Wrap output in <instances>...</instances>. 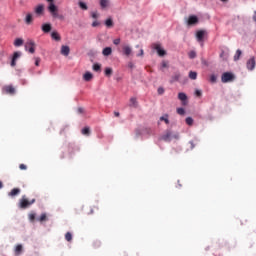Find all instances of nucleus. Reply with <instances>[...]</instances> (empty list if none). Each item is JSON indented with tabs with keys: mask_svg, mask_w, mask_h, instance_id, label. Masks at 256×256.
Wrapping results in <instances>:
<instances>
[{
	"mask_svg": "<svg viewBox=\"0 0 256 256\" xmlns=\"http://www.w3.org/2000/svg\"><path fill=\"white\" fill-rule=\"evenodd\" d=\"M46 1H48L49 3L48 11L50 15H52L54 19H64L63 15H59V8H57V6L55 5V2H53L54 0H46Z\"/></svg>",
	"mask_w": 256,
	"mask_h": 256,
	"instance_id": "f257e3e1",
	"label": "nucleus"
},
{
	"mask_svg": "<svg viewBox=\"0 0 256 256\" xmlns=\"http://www.w3.org/2000/svg\"><path fill=\"white\" fill-rule=\"evenodd\" d=\"M33 203H35V199L29 200V199H27V196H22V198L20 199V202H19V207H20V209H27V208L31 207V205H33Z\"/></svg>",
	"mask_w": 256,
	"mask_h": 256,
	"instance_id": "f03ea898",
	"label": "nucleus"
},
{
	"mask_svg": "<svg viewBox=\"0 0 256 256\" xmlns=\"http://www.w3.org/2000/svg\"><path fill=\"white\" fill-rule=\"evenodd\" d=\"M234 80H235V75H233V73L231 72H225L221 76L222 83H229Z\"/></svg>",
	"mask_w": 256,
	"mask_h": 256,
	"instance_id": "7ed1b4c3",
	"label": "nucleus"
},
{
	"mask_svg": "<svg viewBox=\"0 0 256 256\" xmlns=\"http://www.w3.org/2000/svg\"><path fill=\"white\" fill-rule=\"evenodd\" d=\"M153 49H155V51H157V54L159 55V57H165V55H167V51H165L161 47V44H153Z\"/></svg>",
	"mask_w": 256,
	"mask_h": 256,
	"instance_id": "20e7f679",
	"label": "nucleus"
},
{
	"mask_svg": "<svg viewBox=\"0 0 256 256\" xmlns=\"http://www.w3.org/2000/svg\"><path fill=\"white\" fill-rule=\"evenodd\" d=\"M25 49H26V51L28 50L29 53H35V41L27 40Z\"/></svg>",
	"mask_w": 256,
	"mask_h": 256,
	"instance_id": "39448f33",
	"label": "nucleus"
},
{
	"mask_svg": "<svg viewBox=\"0 0 256 256\" xmlns=\"http://www.w3.org/2000/svg\"><path fill=\"white\" fill-rule=\"evenodd\" d=\"M3 93L6 95H15V88L12 85H6L2 88Z\"/></svg>",
	"mask_w": 256,
	"mask_h": 256,
	"instance_id": "423d86ee",
	"label": "nucleus"
},
{
	"mask_svg": "<svg viewBox=\"0 0 256 256\" xmlns=\"http://www.w3.org/2000/svg\"><path fill=\"white\" fill-rule=\"evenodd\" d=\"M198 23H199V18L197 16L191 15L188 17L187 25L193 26V25H197Z\"/></svg>",
	"mask_w": 256,
	"mask_h": 256,
	"instance_id": "0eeeda50",
	"label": "nucleus"
},
{
	"mask_svg": "<svg viewBox=\"0 0 256 256\" xmlns=\"http://www.w3.org/2000/svg\"><path fill=\"white\" fill-rule=\"evenodd\" d=\"M255 57L250 58L247 63H246V67L248 71H253V69H255Z\"/></svg>",
	"mask_w": 256,
	"mask_h": 256,
	"instance_id": "6e6552de",
	"label": "nucleus"
},
{
	"mask_svg": "<svg viewBox=\"0 0 256 256\" xmlns=\"http://www.w3.org/2000/svg\"><path fill=\"white\" fill-rule=\"evenodd\" d=\"M60 53L61 55H64V57H69V53H71V48H69V46L62 45Z\"/></svg>",
	"mask_w": 256,
	"mask_h": 256,
	"instance_id": "1a4fd4ad",
	"label": "nucleus"
},
{
	"mask_svg": "<svg viewBox=\"0 0 256 256\" xmlns=\"http://www.w3.org/2000/svg\"><path fill=\"white\" fill-rule=\"evenodd\" d=\"M19 57H21V52H14V55L11 61V67H15V65H17V59H19Z\"/></svg>",
	"mask_w": 256,
	"mask_h": 256,
	"instance_id": "9d476101",
	"label": "nucleus"
},
{
	"mask_svg": "<svg viewBox=\"0 0 256 256\" xmlns=\"http://www.w3.org/2000/svg\"><path fill=\"white\" fill-rule=\"evenodd\" d=\"M205 37V31L204 30H199L196 33V39L199 43L203 42V39Z\"/></svg>",
	"mask_w": 256,
	"mask_h": 256,
	"instance_id": "9b49d317",
	"label": "nucleus"
},
{
	"mask_svg": "<svg viewBox=\"0 0 256 256\" xmlns=\"http://www.w3.org/2000/svg\"><path fill=\"white\" fill-rule=\"evenodd\" d=\"M178 99L182 101V105H187V94L183 92L178 93Z\"/></svg>",
	"mask_w": 256,
	"mask_h": 256,
	"instance_id": "f8f14e48",
	"label": "nucleus"
},
{
	"mask_svg": "<svg viewBox=\"0 0 256 256\" xmlns=\"http://www.w3.org/2000/svg\"><path fill=\"white\" fill-rule=\"evenodd\" d=\"M100 7L101 9H107V7H111L110 0H100Z\"/></svg>",
	"mask_w": 256,
	"mask_h": 256,
	"instance_id": "ddd939ff",
	"label": "nucleus"
},
{
	"mask_svg": "<svg viewBox=\"0 0 256 256\" xmlns=\"http://www.w3.org/2000/svg\"><path fill=\"white\" fill-rule=\"evenodd\" d=\"M34 11L36 15H41L43 11H45V6L43 4H39L38 6L35 7Z\"/></svg>",
	"mask_w": 256,
	"mask_h": 256,
	"instance_id": "4468645a",
	"label": "nucleus"
},
{
	"mask_svg": "<svg viewBox=\"0 0 256 256\" xmlns=\"http://www.w3.org/2000/svg\"><path fill=\"white\" fill-rule=\"evenodd\" d=\"M163 141H171L173 139V133L171 131H166V133L162 136Z\"/></svg>",
	"mask_w": 256,
	"mask_h": 256,
	"instance_id": "2eb2a0df",
	"label": "nucleus"
},
{
	"mask_svg": "<svg viewBox=\"0 0 256 256\" xmlns=\"http://www.w3.org/2000/svg\"><path fill=\"white\" fill-rule=\"evenodd\" d=\"M19 193H21V189L19 188H13L9 193V197H17V195H19Z\"/></svg>",
	"mask_w": 256,
	"mask_h": 256,
	"instance_id": "dca6fc26",
	"label": "nucleus"
},
{
	"mask_svg": "<svg viewBox=\"0 0 256 256\" xmlns=\"http://www.w3.org/2000/svg\"><path fill=\"white\" fill-rule=\"evenodd\" d=\"M180 80H181V73L176 72V73L171 77L170 83H175V82L180 81Z\"/></svg>",
	"mask_w": 256,
	"mask_h": 256,
	"instance_id": "f3484780",
	"label": "nucleus"
},
{
	"mask_svg": "<svg viewBox=\"0 0 256 256\" xmlns=\"http://www.w3.org/2000/svg\"><path fill=\"white\" fill-rule=\"evenodd\" d=\"M52 27L50 23H45L42 25V31L43 33H50Z\"/></svg>",
	"mask_w": 256,
	"mask_h": 256,
	"instance_id": "a211bd4d",
	"label": "nucleus"
},
{
	"mask_svg": "<svg viewBox=\"0 0 256 256\" xmlns=\"http://www.w3.org/2000/svg\"><path fill=\"white\" fill-rule=\"evenodd\" d=\"M25 23L26 25H31L33 23V14L28 13L25 17Z\"/></svg>",
	"mask_w": 256,
	"mask_h": 256,
	"instance_id": "6ab92c4d",
	"label": "nucleus"
},
{
	"mask_svg": "<svg viewBox=\"0 0 256 256\" xmlns=\"http://www.w3.org/2000/svg\"><path fill=\"white\" fill-rule=\"evenodd\" d=\"M111 53H113V49H111V47H106L102 51V54L104 55V57H109Z\"/></svg>",
	"mask_w": 256,
	"mask_h": 256,
	"instance_id": "aec40b11",
	"label": "nucleus"
},
{
	"mask_svg": "<svg viewBox=\"0 0 256 256\" xmlns=\"http://www.w3.org/2000/svg\"><path fill=\"white\" fill-rule=\"evenodd\" d=\"M123 53H124V55H126V57H129V55H131V53H132L131 47L124 46L123 47Z\"/></svg>",
	"mask_w": 256,
	"mask_h": 256,
	"instance_id": "412c9836",
	"label": "nucleus"
},
{
	"mask_svg": "<svg viewBox=\"0 0 256 256\" xmlns=\"http://www.w3.org/2000/svg\"><path fill=\"white\" fill-rule=\"evenodd\" d=\"M82 135H86V137H89V135H91V128L89 127H84L81 130Z\"/></svg>",
	"mask_w": 256,
	"mask_h": 256,
	"instance_id": "4be33fe9",
	"label": "nucleus"
},
{
	"mask_svg": "<svg viewBox=\"0 0 256 256\" xmlns=\"http://www.w3.org/2000/svg\"><path fill=\"white\" fill-rule=\"evenodd\" d=\"M83 79H84V81H91V79H93V74L91 72H86L83 75Z\"/></svg>",
	"mask_w": 256,
	"mask_h": 256,
	"instance_id": "5701e85b",
	"label": "nucleus"
},
{
	"mask_svg": "<svg viewBox=\"0 0 256 256\" xmlns=\"http://www.w3.org/2000/svg\"><path fill=\"white\" fill-rule=\"evenodd\" d=\"M51 37H52V39H54V41H61V36L59 35L58 32H55V31L52 32Z\"/></svg>",
	"mask_w": 256,
	"mask_h": 256,
	"instance_id": "b1692460",
	"label": "nucleus"
},
{
	"mask_svg": "<svg viewBox=\"0 0 256 256\" xmlns=\"http://www.w3.org/2000/svg\"><path fill=\"white\" fill-rule=\"evenodd\" d=\"M22 251H23V245L18 244V245L16 246V248H15V254H16V255H21Z\"/></svg>",
	"mask_w": 256,
	"mask_h": 256,
	"instance_id": "393cba45",
	"label": "nucleus"
},
{
	"mask_svg": "<svg viewBox=\"0 0 256 256\" xmlns=\"http://www.w3.org/2000/svg\"><path fill=\"white\" fill-rule=\"evenodd\" d=\"M105 25H106V27H108V29H111V27H113V19L107 18L105 21Z\"/></svg>",
	"mask_w": 256,
	"mask_h": 256,
	"instance_id": "a878e982",
	"label": "nucleus"
},
{
	"mask_svg": "<svg viewBox=\"0 0 256 256\" xmlns=\"http://www.w3.org/2000/svg\"><path fill=\"white\" fill-rule=\"evenodd\" d=\"M160 121H164L166 125H169V114H164L163 116H161Z\"/></svg>",
	"mask_w": 256,
	"mask_h": 256,
	"instance_id": "bb28decb",
	"label": "nucleus"
},
{
	"mask_svg": "<svg viewBox=\"0 0 256 256\" xmlns=\"http://www.w3.org/2000/svg\"><path fill=\"white\" fill-rule=\"evenodd\" d=\"M130 107L137 108V98L135 97L130 98Z\"/></svg>",
	"mask_w": 256,
	"mask_h": 256,
	"instance_id": "cd10ccee",
	"label": "nucleus"
},
{
	"mask_svg": "<svg viewBox=\"0 0 256 256\" xmlns=\"http://www.w3.org/2000/svg\"><path fill=\"white\" fill-rule=\"evenodd\" d=\"M65 239L66 241H68L69 243H71V241H73V234H71V232H67L65 234Z\"/></svg>",
	"mask_w": 256,
	"mask_h": 256,
	"instance_id": "c85d7f7f",
	"label": "nucleus"
},
{
	"mask_svg": "<svg viewBox=\"0 0 256 256\" xmlns=\"http://www.w3.org/2000/svg\"><path fill=\"white\" fill-rule=\"evenodd\" d=\"M14 45H15V47H21V45H23V39L17 38V39L14 41Z\"/></svg>",
	"mask_w": 256,
	"mask_h": 256,
	"instance_id": "c756f323",
	"label": "nucleus"
},
{
	"mask_svg": "<svg viewBox=\"0 0 256 256\" xmlns=\"http://www.w3.org/2000/svg\"><path fill=\"white\" fill-rule=\"evenodd\" d=\"M242 55V52L240 49L236 51V54L234 55V61H239L240 57Z\"/></svg>",
	"mask_w": 256,
	"mask_h": 256,
	"instance_id": "7c9ffc66",
	"label": "nucleus"
},
{
	"mask_svg": "<svg viewBox=\"0 0 256 256\" xmlns=\"http://www.w3.org/2000/svg\"><path fill=\"white\" fill-rule=\"evenodd\" d=\"M105 75H106V77H111V75H113V69L112 68H106L105 69Z\"/></svg>",
	"mask_w": 256,
	"mask_h": 256,
	"instance_id": "2f4dec72",
	"label": "nucleus"
},
{
	"mask_svg": "<svg viewBox=\"0 0 256 256\" xmlns=\"http://www.w3.org/2000/svg\"><path fill=\"white\" fill-rule=\"evenodd\" d=\"M189 78L192 79L193 81H195V79H197V72L190 71Z\"/></svg>",
	"mask_w": 256,
	"mask_h": 256,
	"instance_id": "473e14b6",
	"label": "nucleus"
},
{
	"mask_svg": "<svg viewBox=\"0 0 256 256\" xmlns=\"http://www.w3.org/2000/svg\"><path fill=\"white\" fill-rule=\"evenodd\" d=\"M79 7L80 9H83V11H87V9H89L87 7V4H85V2H79Z\"/></svg>",
	"mask_w": 256,
	"mask_h": 256,
	"instance_id": "72a5a7b5",
	"label": "nucleus"
},
{
	"mask_svg": "<svg viewBox=\"0 0 256 256\" xmlns=\"http://www.w3.org/2000/svg\"><path fill=\"white\" fill-rule=\"evenodd\" d=\"M93 71H96V72L101 71V64H99V63L94 64Z\"/></svg>",
	"mask_w": 256,
	"mask_h": 256,
	"instance_id": "f704fd0d",
	"label": "nucleus"
},
{
	"mask_svg": "<svg viewBox=\"0 0 256 256\" xmlns=\"http://www.w3.org/2000/svg\"><path fill=\"white\" fill-rule=\"evenodd\" d=\"M186 124L191 127L193 125V118L192 117H187L186 118Z\"/></svg>",
	"mask_w": 256,
	"mask_h": 256,
	"instance_id": "c9c22d12",
	"label": "nucleus"
},
{
	"mask_svg": "<svg viewBox=\"0 0 256 256\" xmlns=\"http://www.w3.org/2000/svg\"><path fill=\"white\" fill-rule=\"evenodd\" d=\"M40 223H43V221H47V214H41L40 218H39Z\"/></svg>",
	"mask_w": 256,
	"mask_h": 256,
	"instance_id": "e433bc0d",
	"label": "nucleus"
},
{
	"mask_svg": "<svg viewBox=\"0 0 256 256\" xmlns=\"http://www.w3.org/2000/svg\"><path fill=\"white\" fill-rule=\"evenodd\" d=\"M210 82H211V83H217V76H215L214 74H212V75L210 76Z\"/></svg>",
	"mask_w": 256,
	"mask_h": 256,
	"instance_id": "4c0bfd02",
	"label": "nucleus"
},
{
	"mask_svg": "<svg viewBox=\"0 0 256 256\" xmlns=\"http://www.w3.org/2000/svg\"><path fill=\"white\" fill-rule=\"evenodd\" d=\"M195 57H197V53H195V51H191V52L189 53V58H190V59H195Z\"/></svg>",
	"mask_w": 256,
	"mask_h": 256,
	"instance_id": "58836bf2",
	"label": "nucleus"
},
{
	"mask_svg": "<svg viewBox=\"0 0 256 256\" xmlns=\"http://www.w3.org/2000/svg\"><path fill=\"white\" fill-rule=\"evenodd\" d=\"M178 115H185V109L183 108H177Z\"/></svg>",
	"mask_w": 256,
	"mask_h": 256,
	"instance_id": "ea45409f",
	"label": "nucleus"
},
{
	"mask_svg": "<svg viewBox=\"0 0 256 256\" xmlns=\"http://www.w3.org/2000/svg\"><path fill=\"white\" fill-rule=\"evenodd\" d=\"M91 17H92V19H98V18H99V13H97V12H92V13H91Z\"/></svg>",
	"mask_w": 256,
	"mask_h": 256,
	"instance_id": "a19ab883",
	"label": "nucleus"
},
{
	"mask_svg": "<svg viewBox=\"0 0 256 256\" xmlns=\"http://www.w3.org/2000/svg\"><path fill=\"white\" fill-rule=\"evenodd\" d=\"M157 91L158 95H163V93H165V89L163 87H159Z\"/></svg>",
	"mask_w": 256,
	"mask_h": 256,
	"instance_id": "79ce46f5",
	"label": "nucleus"
},
{
	"mask_svg": "<svg viewBox=\"0 0 256 256\" xmlns=\"http://www.w3.org/2000/svg\"><path fill=\"white\" fill-rule=\"evenodd\" d=\"M35 217H36V216H35V213L29 214V220H30V221H32V222L35 221Z\"/></svg>",
	"mask_w": 256,
	"mask_h": 256,
	"instance_id": "37998d69",
	"label": "nucleus"
},
{
	"mask_svg": "<svg viewBox=\"0 0 256 256\" xmlns=\"http://www.w3.org/2000/svg\"><path fill=\"white\" fill-rule=\"evenodd\" d=\"M99 25H101V23L97 20H95L93 23H92V27H99Z\"/></svg>",
	"mask_w": 256,
	"mask_h": 256,
	"instance_id": "c03bdc74",
	"label": "nucleus"
},
{
	"mask_svg": "<svg viewBox=\"0 0 256 256\" xmlns=\"http://www.w3.org/2000/svg\"><path fill=\"white\" fill-rule=\"evenodd\" d=\"M40 63H41V58H35V65H36V67H39Z\"/></svg>",
	"mask_w": 256,
	"mask_h": 256,
	"instance_id": "a18cd8bd",
	"label": "nucleus"
},
{
	"mask_svg": "<svg viewBox=\"0 0 256 256\" xmlns=\"http://www.w3.org/2000/svg\"><path fill=\"white\" fill-rule=\"evenodd\" d=\"M19 169H21L22 171H25L27 169V165L25 164H20L19 165Z\"/></svg>",
	"mask_w": 256,
	"mask_h": 256,
	"instance_id": "49530a36",
	"label": "nucleus"
},
{
	"mask_svg": "<svg viewBox=\"0 0 256 256\" xmlns=\"http://www.w3.org/2000/svg\"><path fill=\"white\" fill-rule=\"evenodd\" d=\"M114 45H119L121 43V39L117 38L113 40Z\"/></svg>",
	"mask_w": 256,
	"mask_h": 256,
	"instance_id": "de8ad7c7",
	"label": "nucleus"
},
{
	"mask_svg": "<svg viewBox=\"0 0 256 256\" xmlns=\"http://www.w3.org/2000/svg\"><path fill=\"white\" fill-rule=\"evenodd\" d=\"M77 113H79L81 115V114L85 113V109L80 107L77 109Z\"/></svg>",
	"mask_w": 256,
	"mask_h": 256,
	"instance_id": "09e8293b",
	"label": "nucleus"
},
{
	"mask_svg": "<svg viewBox=\"0 0 256 256\" xmlns=\"http://www.w3.org/2000/svg\"><path fill=\"white\" fill-rule=\"evenodd\" d=\"M195 95H197V97H201V95H202L201 90H196Z\"/></svg>",
	"mask_w": 256,
	"mask_h": 256,
	"instance_id": "8fccbe9b",
	"label": "nucleus"
},
{
	"mask_svg": "<svg viewBox=\"0 0 256 256\" xmlns=\"http://www.w3.org/2000/svg\"><path fill=\"white\" fill-rule=\"evenodd\" d=\"M162 67H163V68H167V67H168L167 62L163 61V62H162Z\"/></svg>",
	"mask_w": 256,
	"mask_h": 256,
	"instance_id": "3c124183",
	"label": "nucleus"
},
{
	"mask_svg": "<svg viewBox=\"0 0 256 256\" xmlns=\"http://www.w3.org/2000/svg\"><path fill=\"white\" fill-rule=\"evenodd\" d=\"M191 149H195V143L193 141H190Z\"/></svg>",
	"mask_w": 256,
	"mask_h": 256,
	"instance_id": "603ef678",
	"label": "nucleus"
},
{
	"mask_svg": "<svg viewBox=\"0 0 256 256\" xmlns=\"http://www.w3.org/2000/svg\"><path fill=\"white\" fill-rule=\"evenodd\" d=\"M114 115H115L116 117H119L121 114H120L119 112H114Z\"/></svg>",
	"mask_w": 256,
	"mask_h": 256,
	"instance_id": "864d4df0",
	"label": "nucleus"
},
{
	"mask_svg": "<svg viewBox=\"0 0 256 256\" xmlns=\"http://www.w3.org/2000/svg\"><path fill=\"white\" fill-rule=\"evenodd\" d=\"M253 21L256 22V11L254 12Z\"/></svg>",
	"mask_w": 256,
	"mask_h": 256,
	"instance_id": "5fc2aeb1",
	"label": "nucleus"
},
{
	"mask_svg": "<svg viewBox=\"0 0 256 256\" xmlns=\"http://www.w3.org/2000/svg\"><path fill=\"white\" fill-rule=\"evenodd\" d=\"M0 189H3V182L0 181Z\"/></svg>",
	"mask_w": 256,
	"mask_h": 256,
	"instance_id": "6e6d98bb",
	"label": "nucleus"
},
{
	"mask_svg": "<svg viewBox=\"0 0 256 256\" xmlns=\"http://www.w3.org/2000/svg\"><path fill=\"white\" fill-rule=\"evenodd\" d=\"M95 246H96V247H99V242H96V243H95Z\"/></svg>",
	"mask_w": 256,
	"mask_h": 256,
	"instance_id": "4d7b16f0",
	"label": "nucleus"
},
{
	"mask_svg": "<svg viewBox=\"0 0 256 256\" xmlns=\"http://www.w3.org/2000/svg\"><path fill=\"white\" fill-rule=\"evenodd\" d=\"M140 55H143V49L140 50Z\"/></svg>",
	"mask_w": 256,
	"mask_h": 256,
	"instance_id": "13d9d810",
	"label": "nucleus"
},
{
	"mask_svg": "<svg viewBox=\"0 0 256 256\" xmlns=\"http://www.w3.org/2000/svg\"><path fill=\"white\" fill-rule=\"evenodd\" d=\"M220 1H222L223 3L227 2V0H220Z\"/></svg>",
	"mask_w": 256,
	"mask_h": 256,
	"instance_id": "bf43d9fd",
	"label": "nucleus"
},
{
	"mask_svg": "<svg viewBox=\"0 0 256 256\" xmlns=\"http://www.w3.org/2000/svg\"><path fill=\"white\" fill-rule=\"evenodd\" d=\"M174 138H175V139H178V136H177V135H175V136H174Z\"/></svg>",
	"mask_w": 256,
	"mask_h": 256,
	"instance_id": "052dcab7",
	"label": "nucleus"
}]
</instances>
